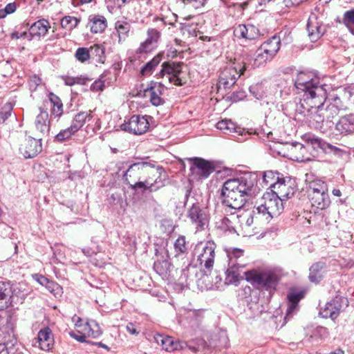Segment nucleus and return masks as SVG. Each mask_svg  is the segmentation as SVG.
Returning a JSON list of instances; mask_svg holds the SVG:
<instances>
[{
	"mask_svg": "<svg viewBox=\"0 0 354 354\" xmlns=\"http://www.w3.org/2000/svg\"><path fill=\"white\" fill-rule=\"evenodd\" d=\"M272 57L264 52L260 47L256 50L254 57L252 59H248L250 63H247L248 65H251L252 67H259L264 66L268 61L272 59Z\"/></svg>",
	"mask_w": 354,
	"mask_h": 354,
	"instance_id": "c756f323",
	"label": "nucleus"
},
{
	"mask_svg": "<svg viewBox=\"0 0 354 354\" xmlns=\"http://www.w3.org/2000/svg\"><path fill=\"white\" fill-rule=\"evenodd\" d=\"M325 193H328V186L324 181L316 179L309 183L308 196L312 194Z\"/></svg>",
	"mask_w": 354,
	"mask_h": 354,
	"instance_id": "79ce46f5",
	"label": "nucleus"
},
{
	"mask_svg": "<svg viewBox=\"0 0 354 354\" xmlns=\"http://www.w3.org/2000/svg\"><path fill=\"white\" fill-rule=\"evenodd\" d=\"M167 258L162 260L158 259L153 263L154 270L160 276H165L171 271V264L169 261L170 256L166 251Z\"/></svg>",
	"mask_w": 354,
	"mask_h": 354,
	"instance_id": "f704fd0d",
	"label": "nucleus"
},
{
	"mask_svg": "<svg viewBox=\"0 0 354 354\" xmlns=\"http://www.w3.org/2000/svg\"><path fill=\"white\" fill-rule=\"evenodd\" d=\"M50 28V23L45 19H39L33 23L29 28V34L32 36L44 37Z\"/></svg>",
	"mask_w": 354,
	"mask_h": 354,
	"instance_id": "cd10ccee",
	"label": "nucleus"
},
{
	"mask_svg": "<svg viewBox=\"0 0 354 354\" xmlns=\"http://www.w3.org/2000/svg\"><path fill=\"white\" fill-rule=\"evenodd\" d=\"M131 28V24L125 20H118L115 23V29L118 33L119 43L124 41L129 37Z\"/></svg>",
	"mask_w": 354,
	"mask_h": 354,
	"instance_id": "72a5a7b5",
	"label": "nucleus"
},
{
	"mask_svg": "<svg viewBox=\"0 0 354 354\" xmlns=\"http://www.w3.org/2000/svg\"><path fill=\"white\" fill-rule=\"evenodd\" d=\"M80 23V19L73 16H65L61 20V26L63 28L72 30L75 28Z\"/></svg>",
	"mask_w": 354,
	"mask_h": 354,
	"instance_id": "3c124183",
	"label": "nucleus"
},
{
	"mask_svg": "<svg viewBox=\"0 0 354 354\" xmlns=\"http://www.w3.org/2000/svg\"><path fill=\"white\" fill-rule=\"evenodd\" d=\"M80 332H82L84 335H86V337H91L96 338L102 334V330L95 321L86 322L83 326V328Z\"/></svg>",
	"mask_w": 354,
	"mask_h": 354,
	"instance_id": "37998d69",
	"label": "nucleus"
},
{
	"mask_svg": "<svg viewBox=\"0 0 354 354\" xmlns=\"http://www.w3.org/2000/svg\"><path fill=\"white\" fill-rule=\"evenodd\" d=\"M335 129L341 134L354 133V115L350 114L341 118L336 124Z\"/></svg>",
	"mask_w": 354,
	"mask_h": 354,
	"instance_id": "393cba45",
	"label": "nucleus"
},
{
	"mask_svg": "<svg viewBox=\"0 0 354 354\" xmlns=\"http://www.w3.org/2000/svg\"><path fill=\"white\" fill-rule=\"evenodd\" d=\"M187 216L197 228L203 229L208 222L206 210L199 203L192 204L187 211Z\"/></svg>",
	"mask_w": 354,
	"mask_h": 354,
	"instance_id": "dca6fc26",
	"label": "nucleus"
},
{
	"mask_svg": "<svg viewBox=\"0 0 354 354\" xmlns=\"http://www.w3.org/2000/svg\"><path fill=\"white\" fill-rule=\"evenodd\" d=\"M61 78L64 82V84L67 86H73L74 84H85L87 80L86 78L81 77H70L67 75H63Z\"/></svg>",
	"mask_w": 354,
	"mask_h": 354,
	"instance_id": "5fc2aeb1",
	"label": "nucleus"
},
{
	"mask_svg": "<svg viewBox=\"0 0 354 354\" xmlns=\"http://www.w3.org/2000/svg\"><path fill=\"white\" fill-rule=\"evenodd\" d=\"M107 26L108 22L104 16L98 14H93L88 16L87 28L92 33H102Z\"/></svg>",
	"mask_w": 354,
	"mask_h": 354,
	"instance_id": "4be33fe9",
	"label": "nucleus"
},
{
	"mask_svg": "<svg viewBox=\"0 0 354 354\" xmlns=\"http://www.w3.org/2000/svg\"><path fill=\"white\" fill-rule=\"evenodd\" d=\"M290 151L293 156L292 158L293 160H297L298 162H303L306 159H308L306 158V155L307 153L306 147L301 143H295L291 145Z\"/></svg>",
	"mask_w": 354,
	"mask_h": 354,
	"instance_id": "ea45409f",
	"label": "nucleus"
},
{
	"mask_svg": "<svg viewBox=\"0 0 354 354\" xmlns=\"http://www.w3.org/2000/svg\"><path fill=\"white\" fill-rule=\"evenodd\" d=\"M345 302L347 306V301L342 297H336L335 299L328 302L325 306L321 309L319 314L324 318L336 319L342 308V304Z\"/></svg>",
	"mask_w": 354,
	"mask_h": 354,
	"instance_id": "aec40b11",
	"label": "nucleus"
},
{
	"mask_svg": "<svg viewBox=\"0 0 354 354\" xmlns=\"http://www.w3.org/2000/svg\"><path fill=\"white\" fill-rule=\"evenodd\" d=\"M187 346V345L186 344V342L174 340L171 337L166 336L162 348L167 351L171 352L174 351L185 349Z\"/></svg>",
	"mask_w": 354,
	"mask_h": 354,
	"instance_id": "c9c22d12",
	"label": "nucleus"
},
{
	"mask_svg": "<svg viewBox=\"0 0 354 354\" xmlns=\"http://www.w3.org/2000/svg\"><path fill=\"white\" fill-rule=\"evenodd\" d=\"M182 73L181 64L176 62H164L162 64V69L156 74L157 78H167L170 83L176 86H182L185 82L180 77Z\"/></svg>",
	"mask_w": 354,
	"mask_h": 354,
	"instance_id": "f8f14e48",
	"label": "nucleus"
},
{
	"mask_svg": "<svg viewBox=\"0 0 354 354\" xmlns=\"http://www.w3.org/2000/svg\"><path fill=\"white\" fill-rule=\"evenodd\" d=\"M245 280L259 290L272 291L276 288L279 277L276 272L267 268H257L244 272Z\"/></svg>",
	"mask_w": 354,
	"mask_h": 354,
	"instance_id": "f03ea898",
	"label": "nucleus"
},
{
	"mask_svg": "<svg viewBox=\"0 0 354 354\" xmlns=\"http://www.w3.org/2000/svg\"><path fill=\"white\" fill-rule=\"evenodd\" d=\"M153 170L149 164L146 162H138L131 164L123 175L124 182L128 185L142 180L149 173V170Z\"/></svg>",
	"mask_w": 354,
	"mask_h": 354,
	"instance_id": "4468645a",
	"label": "nucleus"
},
{
	"mask_svg": "<svg viewBox=\"0 0 354 354\" xmlns=\"http://www.w3.org/2000/svg\"><path fill=\"white\" fill-rule=\"evenodd\" d=\"M302 292H292L288 295V306L286 310L285 320L290 319L298 310V303L303 298Z\"/></svg>",
	"mask_w": 354,
	"mask_h": 354,
	"instance_id": "a878e982",
	"label": "nucleus"
},
{
	"mask_svg": "<svg viewBox=\"0 0 354 354\" xmlns=\"http://www.w3.org/2000/svg\"><path fill=\"white\" fill-rule=\"evenodd\" d=\"M188 160L192 163L189 177L192 180L205 179L214 171V165L203 158H190Z\"/></svg>",
	"mask_w": 354,
	"mask_h": 354,
	"instance_id": "1a4fd4ad",
	"label": "nucleus"
},
{
	"mask_svg": "<svg viewBox=\"0 0 354 354\" xmlns=\"http://www.w3.org/2000/svg\"><path fill=\"white\" fill-rule=\"evenodd\" d=\"M234 34L239 39L253 40L259 36V30L252 24H239L234 28Z\"/></svg>",
	"mask_w": 354,
	"mask_h": 354,
	"instance_id": "412c9836",
	"label": "nucleus"
},
{
	"mask_svg": "<svg viewBox=\"0 0 354 354\" xmlns=\"http://www.w3.org/2000/svg\"><path fill=\"white\" fill-rule=\"evenodd\" d=\"M207 0H189V6L194 8H201L206 3Z\"/></svg>",
	"mask_w": 354,
	"mask_h": 354,
	"instance_id": "774afa93",
	"label": "nucleus"
},
{
	"mask_svg": "<svg viewBox=\"0 0 354 354\" xmlns=\"http://www.w3.org/2000/svg\"><path fill=\"white\" fill-rule=\"evenodd\" d=\"M91 57L98 63L103 64L105 61L104 48L100 44H95L90 48Z\"/></svg>",
	"mask_w": 354,
	"mask_h": 354,
	"instance_id": "a18cd8bd",
	"label": "nucleus"
},
{
	"mask_svg": "<svg viewBox=\"0 0 354 354\" xmlns=\"http://www.w3.org/2000/svg\"><path fill=\"white\" fill-rule=\"evenodd\" d=\"M226 213H230V217L225 216L216 222V227L223 232L229 233H238L237 224L241 223L244 218L242 216L236 215V211L225 209Z\"/></svg>",
	"mask_w": 354,
	"mask_h": 354,
	"instance_id": "f3484780",
	"label": "nucleus"
},
{
	"mask_svg": "<svg viewBox=\"0 0 354 354\" xmlns=\"http://www.w3.org/2000/svg\"><path fill=\"white\" fill-rule=\"evenodd\" d=\"M308 197L312 206L315 207L318 209H326L330 206V200L328 193L312 194V196Z\"/></svg>",
	"mask_w": 354,
	"mask_h": 354,
	"instance_id": "7c9ffc66",
	"label": "nucleus"
},
{
	"mask_svg": "<svg viewBox=\"0 0 354 354\" xmlns=\"http://www.w3.org/2000/svg\"><path fill=\"white\" fill-rule=\"evenodd\" d=\"M324 151L333 152L335 154L339 155V156H340L342 153H344V151L342 150L341 149H339L335 146H333L330 144H328L327 142H326V145L324 147Z\"/></svg>",
	"mask_w": 354,
	"mask_h": 354,
	"instance_id": "0e129e2a",
	"label": "nucleus"
},
{
	"mask_svg": "<svg viewBox=\"0 0 354 354\" xmlns=\"http://www.w3.org/2000/svg\"><path fill=\"white\" fill-rule=\"evenodd\" d=\"M156 48L153 44H151V42L147 41V40L142 42L140 46L136 50V53L142 54V53H149L152 52L154 49Z\"/></svg>",
	"mask_w": 354,
	"mask_h": 354,
	"instance_id": "052dcab7",
	"label": "nucleus"
},
{
	"mask_svg": "<svg viewBox=\"0 0 354 354\" xmlns=\"http://www.w3.org/2000/svg\"><path fill=\"white\" fill-rule=\"evenodd\" d=\"M216 128L229 132L236 131V124L230 120H223L216 124Z\"/></svg>",
	"mask_w": 354,
	"mask_h": 354,
	"instance_id": "864d4df0",
	"label": "nucleus"
},
{
	"mask_svg": "<svg viewBox=\"0 0 354 354\" xmlns=\"http://www.w3.org/2000/svg\"><path fill=\"white\" fill-rule=\"evenodd\" d=\"M256 212H257V209L256 207H254L252 213L245 220V225L246 227H250L254 222H256L257 223H264L263 221V216H261V214L257 216V214H255Z\"/></svg>",
	"mask_w": 354,
	"mask_h": 354,
	"instance_id": "4d7b16f0",
	"label": "nucleus"
},
{
	"mask_svg": "<svg viewBox=\"0 0 354 354\" xmlns=\"http://www.w3.org/2000/svg\"><path fill=\"white\" fill-rule=\"evenodd\" d=\"M48 99L52 105L51 115L55 118H59L63 113V104L62 100L53 93H49Z\"/></svg>",
	"mask_w": 354,
	"mask_h": 354,
	"instance_id": "4c0bfd02",
	"label": "nucleus"
},
{
	"mask_svg": "<svg viewBox=\"0 0 354 354\" xmlns=\"http://www.w3.org/2000/svg\"><path fill=\"white\" fill-rule=\"evenodd\" d=\"M250 91L253 95L259 100L269 97L270 94L268 93L267 87L264 88L262 84H257L250 87Z\"/></svg>",
	"mask_w": 354,
	"mask_h": 354,
	"instance_id": "603ef678",
	"label": "nucleus"
},
{
	"mask_svg": "<svg viewBox=\"0 0 354 354\" xmlns=\"http://www.w3.org/2000/svg\"><path fill=\"white\" fill-rule=\"evenodd\" d=\"M91 111H89V113H78L74 117L72 124L70 127H71L72 129L77 132L80 129H81L84 126L86 119L91 117Z\"/></svg>",
	"mask_w": 354,
	"mask_h": 354,
	"instance_id": "c03bdc74",
	"label": "nucleus"
},
{
	"mask_svg": "<svg viewBox=\"0 0 354 354\" xmlns=\"http://www.w3.org/2000/svg\"><path fill=\"white\" fill-rule=\"evenodd\" d=\"M174 256L177 257L178 256L186 253L187 250L185 237L184 236H179L178 239L176 240L174 244Z\"/></svg>",
	"mask_w": 354,
	"mask_h": 354,
	"instance_id": "8fccbe9b",
	"label": "nucleus"
},
{
	"mask_svg": "<svg viewBox=\"0 0 354 354\" xmlns=\"http://www.w3.org/2000/svg\"><path fill=\"white\" fill-rule=\"evenodd\" d=\"M41 139H35L30 136L25 138L20 147V152L25 158H32L37 156L42 150Z\"/></svg>",
	"mask_w": 354,
	"mask_h": 354,
	"instance_id": "a211bd4d",
	"label": "nucleus"
},
{
	"mask_svg": "<svg viewBox=\"0 0 354 354\" xmlns=\"http://www.w3.org/2000/svg\"><path fill=\"white\" fill-rule=\"evenodd\" d=\"M75 57L78 61L84 62L91 58L90 49L79 48L75 52Z\"/></svg>",
	"mask_w": 354,
	"mask_h": 354,
	"instance_id": "bf43d9fd",
	"label": "nucleus"
},
{
	"mask_svg": "<svg viewBox=\"0 0 354 354\" xmlns=\"http://www.w3.org/2000/svg\"><path fill=\"white\" fill-rule=\"evenodd\" d=\"M37 341L41 350L49 351L53 342L51 330L48 327L41 329L37 335Z\"/></svg>",
	"mask_w": 354,
	"mask_h": 354,
	"instance_id": "bb28decb",
	"label": "nucleus"
},
{
	"mask_svg": "<svg viewBox=\"0 0 354 354\" xmlns=\"http://www.w3.org/2000/svg\"><path fill=\"white\" fill-rule=\"evenodd\" d=\"M281 46V40L279 37L273 36L264 41L260 46L264 52L269 53L274 57L279 50Z\"/></svg>",
	"mask_w": 354,
	"mask_h": 354,
	"instance_id": "c85d7f7f",
	"label": "nucleus"
},
{
	"mask_svg": "<svg viewBox=\"0 0 354 354\" xmlns=\"http://www.w3.org/2000/svg\"><path fill=\"white\" fill-rule=\"evenodd\" d=\"M342 23L354 35V9L347 10L344 13Z\"/></svg>",
	"mask_w": 354,
	"mask_h": 354,
	"instance_id": "de8ad7c7",
	"label": "nucleus"
},
{
	"mask_svg": "<svg viewBox=\"0 0 354 354\" xmlns=\"http://www.w3.org/2000/svg\"><path fill=\"white\" fill-rule=\"evenodd\" d=\"M75 131L72 129L71 127H69L65 129L60 131L59 133H57L55 137V141L62 142L64 140L70 138L72 135H73Z\"/></svg>",
	"mask_w": 354,
	"mask_h": 354,
	"instance_id": "6e6d98bb",
	"label": "nucleus"
},
{
	"mask_svg": "<svg viewBox=\"0 0 354 354\" xmlns=\"http://www.w3.org/2000/svg\"><path fill=\"white\" fill-rule=\"evenodd\" d=\"M254 195H245L242 193L221 189L222 203L229 211H236L243 207L245 203Z\"/></svg>",
	"mask_w": 354,
	"mask_h": 354,
	"instance_id": "9b49d317",
	"label": "nucleus"
},
{
	"mask_svg": "<svg viewBox=\"0 0 354 354\" xmlns=\"http://www.w3.org/2000/svg\"><path fill=\"white\" fill-rule=\"evenodd\" d=\"M283 177V175L277 171L268 170L263 172V182L266 185H269L272 190L277 181H280Z\"/></svg>",
	"mask_w": 354,
	"mask_h": 354,
	"instance_id": "a19ab883",
	"label": "nucleus"
},
{
	"mask_svg": "<svg viewBox=\"0 0 354 354\" xmlns=\"http://www.w3.org/2000/svg\"><path fill=\"white\" fill-rule=\"evenodd\" d=\"M263 203L257 206V212L256 214H261L263 221L266 223H269L274 216L279 215L283 210V201L273 193L272 196L270 194L264 195L263 197Z\"/></svg>",
	"mask_w": 354,
	"mask_h": 354,
	"instance_id": "423d86ee",
	"label": "nucleus"
},
{
	"mask_svg": "<svg viewBox=\"0 0 354 354\" xmlns=\"http://www.w3.org/2000/svg\"><path fill=\"white\" fill-rule=\"evenodd\" d=\"M77 333L79 334H77L74 331H71L69 333V335L73 338L75 339L80 342H84L86 341V335H84L82 332H80V330H78Z\"/></svg>",
	"mask_w": 354,
	"mask_h": 354,
	"instance_id": "338daca9",
	"label": "nucleus"
},
{
	"mask_svg": "<svg viewBox=\"0 0 354 354\" xmlns=\"http://www.w3.org/2000/svg\"><path fill=\"white\" fill-rule=\"evenodd\" d=\"M222 189L245 195H255L259 191L257 175L245 174L240 178L229 179L224 183Z\"/></svg>",
	"mask_w": 354,
	"mask_h": 354,
	"instance_id": "39448f33",
	"label": "nucleus"
},
{
	"mask_svg": "<svg viewBox=\"0 0 354 354\" xmlns=\"http://www.w3.org/2000/svg\"><path fill=\"white\" fill-rule=\"evenodd\" d=\"M247 62H234L225 68L220 73L218 78V86L224 88L233 86L238 77L243 74L246 70Z\"/></svg>",
	"mask_w": 354,
	"mask_h": 354,
	"instance_id": "6e6552de",
	"label": "nucleus"
},
{
	"mask_svg": "<svg viewBox=\"0 0 354 354\" xmlns=\"http://www.w3.org/2000/svg\"><path fill=\"white\" fill-rule=\"evenodd\" d=\"M226 271L225 283L237 285L243 277L241 275V272L245 267L227 266Z\"/></svg>",
	"mask_w": 354,
	"mask_h": 354,
	"instance_id": "2f4dec72",
	"label": "nucleus"
},
{
	"mask_svg": "<svg viewBox=\"0 0 354 354\" xmlns=\"http://www.w3.org/2000/svg\"><path fill=\"white\" fill-rule=\"evenodd\" d=\"M152 117L149 115L140 116L134 115L128 122L121 125V129L135 135H142L149 129Z\"/></svg>",
	"mask_w": 354,
	"mask_h": 354,
	"instance_id": "9d476101",
	"label": "nucleus"
},
{
	"mask_svg": "<svg viewBox=\"0 0 354 354\" xmlns=\"http://www.w3.org/2000/svg\"><path fill=\"white\" fill-rule=\"evenodd\" d=\"M305 139L308 147L310 146L314 149H321L324 151L326 145L325 141L313 135H306Z\"/></svg>",
	"mask_w": 354,
	"mask_h": 354,
	"instance_id": "09e8293b",
	"label": "nucleus"
},
{
	"mask_svg": "<svg viewBox=\"0 0 354 354\" xmlns=\"http://www.w3.org/2000/svg\"><path fill=\"white\" fill-rule=\"evenodd\" d=\"M315 97H311V95L306 97L304 100H300L297 105L296 112L304 116V120L310 125L316 129H322L324 123H326V119L323 117V113L320 111L323 102L326 99V92L321 88L315 90Z\"/></svg>",
	"mask_w": 354,
	"mask_h": 354,
	"instance_id": "f257e3e1",
	"label": "nucleus"
},
{
	"mask_svg": "<svg viewBox=\"0 0 354 354\" xmlns=\"http://www.w3.org/2000/svg\"><path fill=\"white\" fill-rule=\"evenodd\" d=\"M163 91L164 87L162 83L150 88V101L153 106H159L164 103V100L160 97Z\"/></svg>",
	"mask_w": 354,
	"mask_h": 354,
	"instance_id": "58836bf2",
	"label": "nucleus"
},
{
	"mask_svg": "<svg viewBox=\"0 0 354 354\" xmlns=\"http://www.w3.org/2000/svg\"><path fill=\"white\" fill-rule=\"evenodd\" d=\"M162 60V55H156L152 59L146 63L140 69L142 76H149L154 71Z\"/></svg>",
	"mask_w": 354,
	"mask_h": 354,
	"instance_id": "e433bc0d",
	"label": "nucleus"
},
{
	"mask_svg": "<svg viewBox=\"0 0 354 354\" xmlns=\"http://www.w3.org/2000/svg\"><path fill=\"white\" fill-rule=\"evenodd\" d=\"M42 83L41 79L36 75H32L29 77L28 86L31 91L37 90V87Z\"/></svg>",
	"mask_w": 354,
	"mask_h": 354,
	"instance_id": "680f3d73",
	"label": "nucleus"
},
{
	"mask_svg": "<svg viewBox=\"0 0 354 354\" xmlns=\"http://www.w3.org/2000/svg\"><path fill=\"white\" fill-rule=\"evenodd\" d=\"M153 183L147 176L144 177L142 180H137L135 183H131L129 185V187L133 190H137L138 189H149L151 192L153 190Z\"/></svg>",
	"mask_w": 354,
	"mask_h": 354,
	"instance_id": "49530a36",
	"label": "nucleus"
},
{
	"mask_svg": "<svg viewBox=\"0 0 354 354\" xmlns=\"http://www.w3.org/2000/svg\"><path fill=\"white\" fill-rule=\"evenodd\" d=\"M25 298L26 295L20 288L10 282L0 281V310L18 308Z\"/></svg>",
	"mask_w": 354,
	"mask_h": 354,
	"instance_id": "20e7f679",
	"label": "nucleus"
},
{
	"mask_svg": "<svg viewBox=\"0 0 354 354\" xmlns=\"http://www.w3.org/2000/svg\"><path fill=\"white\" fill-rule=\"evenodd\" d=\"M326 270L324 262L318 261L313 263L309 268V280L312 283H319L324 278Z\"/></svg>",
	"mask_w": 354,
	"mask_h": 354,
	"instance_id": "b1692460",
	"label": "nucleus"
},
{
	"mask_svg": "<svg viewBox=\"0 0 354 354\" xmlns=\"http://www.w3.org/2000/svg\"><path fill=\"white\" fill-rule=\"evenodd\" d=\"M12 109L10 105H8L4 107V111L0 112V122H4L11 115Z\"/></svg>",
	"mask_w": 354,
	"mask_h": 354,
	"instance_id": "e2e57ef3",
	"label": "nucleus"
},
{
	"mask_svg": "<svg viewBox=\"0 0 354 354\" xmlns=\"http://www.w3.org/2000/svg\"><path fill=\"white\" fill-rule=\"evenodd\" d=\"M228 259L227 266L245 267L246 262L244 257V250L237 248H227L225 249Z\"/></svg>",
	"mask_w": 354,
	"mask_h": 354,
	"instance_id": "5701e85b",
	"label": "nucleus"
},
{
	"mask_svg": "<svg viewBox=\"0 0 354 354\" xmlns=\"http://www.w3.org/2000/svg\"><path fill=\"white\" fill-rule=\"evenodd\" d=\"M297 189L295 180L290 177L283 176L280 181H277V183L273 186L272 192L283 201L292 198Z\"/></svg>",
	"mask_w": 354,
	"mask_h": 354,
	"instance_id": "ddd939ff",
	"label": "nucleus"
},
{
	"mask_svg": "<svg viewBox=\"0 0 354 354\" xmlns=\"http://www.w3.org/2000/svg\"><path fill=\"white\" fill-rule=\"evenodd\" d=\"M36 129L41 133H48L50 131L48 113L46 111H40V113L37 116L35 120Z\"/></svg>",
	"mask_w": 354,
	"mask_h": 354,
	"instance_id": "473e14b6",
	"label": "nucleus"
},
{
	"mask_svg": "<svg viewBox=\"0 0 354 354\" xmlns=\"http://www.w3.org/2000/svg\"><path fill=\"white\" fill-rule=\"evenodd\" d=\"M331 100L326 107H324V102H323L320 109L322 113L324 115L323 117L326 119V124L330 123L341 110L345 109V106L339 97L334 96L331 98Z\"/></svg>",
	"mask_w": 354,
	"mask_h": 354,
	"instance_id": "6ab92c4d",
	"label": "nucleus"
},
{
	"mask_svg": "<svg viewBox=\"0 0 354 354\" xmlns=\"http://www.w3.org/2000/svg\"><path fill=\"white\" fill-rule=\"evenodd\" d=\"M160 32L158 31L156 28H149L147 30V37L145 40L151 42V44H153L157 47L158 40L160 37Z\"/></svg>",
	"mask_w": 354,
	"mask_h": 354,
	"instance_id": "13d9d810",
	"label": "nucleus"
},
{
	"mask_svg": "<svg viewBox=\"0 0 354 354\" xmlns=\"http://www.w3.org/2000/svg\"><path fill=\"white\" fill-rule=\"evenodd\" d=\"M216 245L214 241L197 243L193 250L192 263L203 271L213 269L216 258Z\"/></svg>",
	"mask_w": 354,
	"mask_h": 354,
	"instance_id": "7ed1b4c3",
	"label": "nucleus"
},
{
	"mask_svg": "<svg viewBox=\"0 0 354 354\" xmlns=\"http://www.w3.org/2000/svg\"><path fill=\"white\" fill-rule=\"evenodd\" d=\"M323 15H318L313 12L309 16L307 24V31L310 39L312 41H317L326 32V26L322 20Z\"/></svg>",
	"mask_w": 354,
	"mask_h": 354,
	"instance_id": "2eb2a0df",
	"label": "nucleus"
},
{
	"mask_svg": "<svg viewBox=\"0 0 354 354\" xmlns=\"http://www.w3.org/2000/svg\"><path fill=\"white\" fill-rule=\"evenodd\" d=\"M104 87V83L103 81L97 80L95 81L91 86V90L94 92H97L103 90Z\"/></svg>",
	"mask_w": 354,
	"mask_h": 354,
	"instance_id": "69168bd1",
	"label": "nucleus"
},
{
	"mask_svg": "<svg viewBox=\"0 0 354 354\" xmlns=\"http://www.w3.org/2000/svg\"><path fill=\"white\" fill-rule=\"evenodd\" d=\"M295 86L297 89L304 93L300 100H304L306 97L309 98L315 97V90L322 88L326 93V84H320L319 79L311 73L299 72L295 80Z\"/></svg>",
	"mask_w": 354,
	"mask_h": 354,
	"instance_id": "0eeeda50",
	"label": "nucleus"
}]
</instances>
